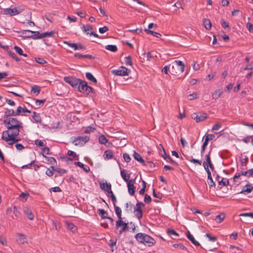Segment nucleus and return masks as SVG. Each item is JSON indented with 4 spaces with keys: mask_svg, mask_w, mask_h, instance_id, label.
Returning a JSON list of instances; mask_svg holds the SVG:
<instances>
[{
    "mask_svg": "<svg viewBox=\"0 0 253 253\" xmlns=\"http://www.w3.org/2000/svg\"><path fill=\"white\" fill-rule=\"evenodd\" d=\"M98 214L102 219H107L108 216V212L103 209H98Z\"/></svg>",
    "mask_w": 253,
    "mask_h": 253,
    "instance_id": "31",
    "label": "nucleus"
},
{
    "mask_svg": "<svg viewBox=\"0 0 253 253\" xmlns=\"http://www.w3.org/2000/svg\"><path fill=\"white\" fill-rule=\"evenodd\" d=\"M8 53L13 59H15L16 61H19L20 60V58H18L14 52L11 51L10 50L8 51Z\"/></svg>",
    "mask_w": 253,
    "mask_h": 253,
    "instance_id": "54",
    "label": "nucleus"
},
{
    "mask_svg": "<svg viewBox=\"0 0 253 253\" xmlns=\"http://www.w3.org/2000/svg\"><path fill=\"white\" fill-rule=\"evenodd\" d=\"M21 12V10H18L16 8H8L5 9L4 12L6 14H9L11 16H14L19 14Z\"/></svg>",
    "mask_w": 253,
    "mask_h": 253,
    "instance_id": "15",
    "label": "nucleus"
},
{
    "mask_svg": "<svg viewBox=\"0 0 253 253\" xmlns=\"http://www.w3.org/2000/svg\"><path fill=\"white\" fill-rule=\"evenodd\" d=\"M74 164L75 165L79 166L80 168H83L84 170L86 172H88L89 170V168L88 166L84 167V165L80 162H75Z\"/></svg>",
    "mask_w": 253,
    "mask_h": 253,
    "instance_id": "39",
    "label": "nucleus"
},
{
    "mask_svg": "<svg viewBox=\"0 0 253 253\" xmlns=\"http://www.w3.org/2000/svg\"><path fill=\"white\" fill-rule=\"evenodd\" d=\"M205 138L209 141L213 140L215 138V135L213 134H208L206 136Z\"/></svg>",
    "mask_w": 253,
    "mask_h": 253,
    "instance_id": "64",
    "label": "nucleus"
},
{
    "mask_svg": "<svg viewBox=\"0 0 253 253\" xmlns=\"http://www.w3.org/2000/svg\"><path fill=\"white\" fill-rule=\"evenodd\" d=\"M32 118L36 123H41V118L40 117V114L34 112Z\"/></svg>",
    "mask_w": 253,
    "mask_h": 253,
    "instance_id": "36",
    "label": "nucleus"
},
{
    "mask_svg": "<svg viewBox=\"0 0 253 253\" xmlns=\"http://www.w3.org/2000/svg\"><path fill=\"white\" fill-rule=\"evenodd\" d=\"M68 155L70 156H72L75 159L78 160H79V156L76 154V153L71 150H68L67 152Z\"/></svg>",
    "mask_w": 253,
    "mask_h": 253,
    "instance_id": "51",
    "label": "nucleus"
},
{
    "mask_svg": "<svg viewBox=\"0 0 253 253\" xmlns=\"http://www.w3.org/2000/svg\"><path fill=\"white\" fill-rule=\"evenodd\" d=\"M82 30L87 35L90 36L93 35L95 36V32L93 31V28L89 25H83L82 27Z\"/></svg>",
    "mask_w": 253,
    "mask_h": 253,
    "instance_id": "14",
    "label": "nucleus"
},
{
    "mask_svg": "<svg viewBox=\"0 0 253 253\" xmlns=\"http://www.w3.org/2000/svg\"><path fill=\"white\" fill-rule=\"evenodd\" d=\"M206 171L208 174V179L210 181H208V184L210 187H215V184L212 178L211 172L209 168L206 169Z\"/></svg>",
    "mask_w": 253,
    "mask_h": 253,
    "instance_id": "20",
    "label": "nucleus"
},
{
    "mask_svg": "<svg viewBox=\"0 0 253 253\" xmlns=\"http://www.w3.org/2000/svg\"><path fill=\"white\" fill-rule=\"evenodd\" d=\"M4 125H13L15 124L22 125V123L17 119L12 117H9L3 121Z\"/></svg>",
    "mask_w": 253,
    "mask_h": 253,
    "instance_id": "11",
    "label": "nucleus"
},
{
    "mask_svg": "<svg viewBox=\"0 0 253 253\" xmlns=\"http://www.w3.org/2000/svg\"><path fill=\"white\" fill-rule=\"evenodd\" d=\"M205 27L207 30H210L211 28V24L210 20L208 19H205L203 21Z\"/></svg>",
    "mask_w": 253,
    "mask_h": 253,
    "instance_id": "37",
    "label": "nucleus"
},
{
    "mask_svg": "<svg viewBox=\"0 0 253 253\" xmlns=\"http://www.w3.org/2000/svg\"><path fill=\"white\" fill-rule=\"evenodd\" d=\"M24 212L26 215L27 218L32 220L34 219V216L32 211L28 208H25L24 209Z\"/></svg>",
    "mask_w": 253,
    "mask_h": 253,
    "instance_id": "26",
    "label": "nucleus"
},
{
    "mask_svg": "<svg viewBox=\"0 0 253 253\" xmlns=\"http://www.w3.org/2000/svg\"><path fill=\"white\" fill-rule=\"evenodd\" d=\"M145 208V205L141 202L137 201L134 208L135 216L140 220L142 217V211Z\"/></svg>",
    "mask_w": 253,
    "mask_h": 253,
    "instance_id": "6",
    "label": "nucleus"
},
{
    "mask_svg": "<svg viewBox=\"0 0 253 253\" xmlns=\"http://www.w3.org/2000/svg\"><path fill=\"white\" fill-rule=\"evenodd\" d=\"M253 190V186L250 184H246L243 188V189L238 194H247L251 193Z\"/></svg>",
    "mask_w": 253,
    "mask_h": 253,
    "instance_id": "16",
    "label": "nucleus"
},
{
    "mask_svg": "<svg viewBox=\"0 0 253 253\" xmlns=\"http://www.w3.org/2000/svg\"><path fill=\"white\" fill-rule=\"evenodd\" d=\"M210 153L211 151L206 155V160L203 162V166L205 169L208 168V165L212 163L210 157Z\"/></svg>",
    "mask_w": 253,
    "mask_h": 253,
    "instance_id": "25",
    "label": "nucleus"
},
{
    "mask_svg": "<svg viewBox=\"0 0 253 253\" xmlns=\"http://www.w3.org/2000/svg\"><path fill=\"white\" fill-rule=\"evenodd\" d=\"M64 43L68 45L70 47L74 48L75 50L84 49V46L81 44H78L76 43H70L68 42H64Z\"/></svg>",
    "mask_w": 253,
    "mask_h": 253,
    "instance_id": "18",
    "label": "nucleus"
},
{
    "mask_svg": "<svg viewBox=\"0 0 253 253\" xmlns=\"http://www.w3.org/2000/svg\"><path fill=\"white\" fill-rule=\"evenodd\" d=\"M205 236L212 242H215L217 240V238L215 236H211V234L207 233Z\"/></svg>",
    "mask_w": 253,
    "mask_h": 253,
    "instance_id": "61",
    "label": "nucleus"
},
{
    "mask_svg": "<svg viewBox=\"0 0 253 253\" xmlns=\"http://www.w3.org/2000/svg\"><path fill=\"white\" fill-rule=\"evenodd\" d=\"M77 87L80 92L86 93L87 94L92 92L93 90V88L91 86L88 85L85 81L82 80L80 81Z\"/></svg>",
    "mask_w": 253,
    "mask_h": 253,
    "instance_id": "3",
    "label": "nucleus"
},
{
    "mask_svg": "<svg viewBox=\"0 0 253 253\" xmlns=\"http://www.w3.org/2000/svg\"><path fill=\"white\" fill-rule=\"evenodd\" d=\"M225 217V215L224 213H222L219 215L216 216L214 220L216 221L217 223H221Z\"/></svg>",
    "mask_w": 253,
    "mask_h": 253,
    "instance_id": "35",
    "label": "nucleus"
},
{
    "mask_svg": "<svg viewBox=\"0 0 253 253\" xmlns=\"http://www.w3.org/2000/svg\"><path fill=\"white\" fill-rule=\"evenodd\" d=\"M151 201H152V199H151V197L149 195L146 194L145 195V197H144V202L146 204H149L151 202Z\"/></svg>",
    "mask_w": 253,
    "mask_h": 253,
    "instance_id": "59",
    "label": "nucleus"
},
{
    "mask_svg": "<svg viewBox=\"0 0 253 253\" xmlns=\"http://www.w3.org/2000/svg\"><path fill=\"white\" fill-rule=\"evenodd\" d=\"M86 78L89 81L95 83V77L90 73L87 72L85 74Z\"/></svg>",
    "mask_w": 253,
    "mask_h": 253,
    "instance_id": "48",
    "label": "nucleus"
},
{
    "mask_svg": "<svg viewBox=\"0 0 253 253\" xmlns=\"http://www.w3.org/2000/svg\"><path fill=\"white\" fill-rule=\"evenodd\" d=\"M132 205L131 204V203L130 202H127L125 204V208H126V211L127 212V211H131Z\"/></svg>",
    "mask_w": 253,
    "mask_h": 253,
    "instance_id": "57",
    "label": "nucleus"
},
{
    "mask_svg": "<svg viewBox=\"0 0 253 253\" xmlns=\"http://www.w3.org/2000/svg\"><path fill=\"white\" fill-rule=\"evenodd\" d=\"M145 31L148 34H151V35L153 36L154 37H157V38H160L161 37V35L157 32H154L153 31L148 30V29H145Z\"/></svg>",
    "mask_w": 253,
    "mask_h": 253,
    "instance_id": "38",
    "label": "nucleus"
},
{
    "mask_svg": "<svg viewBox=\"0 0 253 253\" xmlns=\"http://www.w3.org/2000/svg\"><path fill=\"white\" fill-rule=\"evenodd\" d=\"M42 156L44 157L45 154L48 155L49 154V149L47 147H45L42 149V151L41 152Z\"/></svg>",
    "mask_w": 253,
    "mask_h": 253,
    "instance_id": "55",
    "label": "nucleus"
},
{
    "mask_svg": "<svg viewBox=\"0 0 253 253\" xmlns=\"http://www.w3.org/2000/svg\"><path fill=\"white\" fill-rule=\"evenodd\" d=\"M46 160L50 164L55 165L56 164V161L55 159L52 157L44 156Z\"/></svg>",
    "mask_w": 253,
    "mask_h": 253,
    "instance_id": "42",
    "label": "nucleus"
},
{
    "mask_svg": "<svg viewBox=\"0 0 253 253\" xmlns=\"http://www.w3.org/2000/svg\"><path fill=\"white\" fill-rule=\"evenodd\" d=\"M172 65H176L178 66H180V67L182 69L183 68H184V64L180 60H175Z\"/></svg>",
    "mask_w": 253,
    "mask_h": 253,
    "instance_id": "53",
    "label": "nucleus"
},
{
    "mask_svg": "<svg viewBox=\"0 0 253 253\" xmlns=\"http://www.w3.org/2000/svg\"><path fill=\"white\" fill-rule=\"evenodd\" d=\"M221 25L225 29H227L228 31L230 30L231 29L228 25V23L223 19L221 20Z\"/></svg>",
    "mask_w": 253,
    "mask_h": 253,
    "instance_id": "49",
    "label": "nucleus"
},
{
    "mask_svg": "<svg viewBox=\"0 0 253 253\" xmlns=\"http://www.w3.org/2000/svg\"><path fill=\"white\" fill-rule=\"evenodd\" d=\"M121 175L123 178V179L126 182H128L130 180V174H126V171L125 169H123L121 171Z\"/></svg>",
    "mask_w": 253,
    "mask_h": 253,
    "instance_id": "28",
    "label": "nucleus"
},
{
    "mask_svg": "<svg viewBox=\"0 0 253 253\" xmlns=\"http://www.w3.org/2000/svg\"><path fill=\"white\" fill-rule=\"evenodd\" d=\"M87 136H78L75 138L73 143L76 146H83L89 140Z\"/></svg>",
    "mask_w": 253,
    "mask_h": 253,
    "instance_id": "8",
    "label": "nucleus"
},
{
    "mask_svg": "<svg viewBox=\"0 0 253 253\" xmlns=\"http://www.w3.org/2000/svg\"><path fill=\"white\" fill-rule=\"evenodd\" d=\"M170 65L165 66L162 70V72L164 73L165 74H167L168 72L170 71Z\"/></svg>",
    "mask_w": 253,
    "mask_h": 253,
    "instance_id": "63",
    "label": "nucleus"
},
{
    "mask_svg": "<svg viewBox=\"0 0 253 253\" xmlns=\"http://www.w3.org/2000/svg\"><path fill=\"white\" fill-rule=\"evenodd\" d=\"M208 116L206 113L197 114L193 113L192 114V118L195 120L196 123L203 121L208 118Z\"/></svg>",
    "mask_w": 253,
    "mask_h": 253,
    "instance_id": "9",
    "label": "nucleus"
},
{
    "mask_svg": "<svg viewBox=\"0 0 253 253\" xmlns=\"http://www.w3.org/2000/svg\"><path fill=\"white\" fill-rule=\"evenodd\" d=\"M239 216L250 217L253 218V212H245L239 214Z\"/></svg>",
    "mask_w": 253,
    "mask_h": 253,
    "instance_id": "56",
    "label": "nucleus"
},
{
    "mask_svg": "<svg viewBox=\"0 0 253 253\" xmlns=\"http://www.w3.org/2000/svg\"><path fill=\"white\" fill-rule=\"evenodd\" d=\"M64 80L66 83L74 87H77L80 81H81V79L73 77H66L64 78Z\"/></svg>",
    "mask_w": 253,
    "mask_h": 253,
    "instance_id": "10",
    "label": "nucleus"
},
{
    "mask_svg": "<svg viewBox=\"0 0 253 253\" xmlns=\"http://www.w3.org/2000/svg\"><path fill=\"white\" fill-rule=\"evenodd\" d=\"M123 158L124 160L127 163L129 162L131 160V158L129 155L127 153H125L123 154Z\"/></svg>",
    "mask_w": 253,
    "mask_h": 253,
    "instance_id": "62",
    "label": "nucleus"
},
{
    "mask_svg": "<svg viewBox=\"0 0 253 253\" xmlns=\"http://www.w3.org/2000/svg\"><path fill=\"white\" fill-rule=\"evenodd\" d=\"M188 99L189 100H192L195 98H197V94L196 93H193L192 94H190L187 96Z\"/></svg>",
    "mask_w": 253,
    "mask_h": 253,
    "instance_id": "60",
    "label": "nucleus"
},
{
    "mask_svg": "<svg viewBox=\"0 0 253 253\" xmlns=\"http://www.w3.org/2000/svg\"><path fill=\"white\" fill-rule=\"evenodd\" d=\"M98 141L100 144L105 145V146H108L111 143L109 142L108 140L106 138L105 135L101 134L98 137Z\"/></svg>",
    "mask_w": 253,
    "mask_h": 253,
    "instance_id": "17",
    "label": "nucleus"
},
{
    "mask_svg": "<svg viewBox=\"0 0 253 253\" xmlns=\"http://www.w3.org/2000/svg\"><path fill=\"white\" fill-rule=\"evenodd\" d=\"M35 144L39 146L42 147L46 145V142L45 140H41L37 139L35 141Z\"/></svg>",
    "mask_w": 253,
    "mask_h": 253,
    "instance_id": "46",
    "label": "nucleus"
},
{
    "mask_svg": "<svg viewBox=\"0 0 253 253\" xmlns=\"http://www.w3.org/2000/svg\"><path fill=\"white\" fill-rule=\"evenodd\" d=\"M103 157L105 160L113 159L114 155L112 150L110 149L106 150L104 153Z\"/></svg>",
    "mask_w": 253,
    "mask_h": 253,
    "instance_id": "23",
    "label": "nucleus"
},
{
    "mask_svg": "<svg viewBox=\"0 0 253 253\" xmlns=\"http://www.w3.org/2000/svg\"><path fill=\"white\" fill-rule=\"evenodd\" d=\"M8 130L4 131H9L10 134L13 136H18L19 134L20 128L22 127V125H5Z\"/></svg>",
    "mask_w": 253,
    "mask_h": 253,
    "instance_id": "4",
    "label": "nucleus"
},
{
    "mask_svg": "<svg viewBox=\"0 0 253 253\" xmlns=\"http://www.w3.org/2000/svg\"><path fill=\"white\" fill-rule=\"evenodd\" d=\"M14 49H15L16 52L18 54H19V55H22V56H23L24 57H27V54H24L23 53L22 49L20 47H18V46H16V45L14 46Z\"/></svg>",
    "mask_w": 253,
    "mask_h": 253,
    "instance_id": "41",
    "label": "nucleus"
},
{
    "mask_svg": "<svg viewBox=\"0 0 253 253\" xmlns=\"http://www.w3.org/2000/svg\"><path fill=\"white\" fill-rule=\"evenodd\" d=\"M17 136L10 134L9 131H3L1 139L6 141L8 145H12L21 140V138H18Z\"/></svg>",
    "mask_w": 253,
    "mask_h": 253,
    "instance_id": "2",
    "label": "nucleus"
},
{
    "mask_svg": "<svg viewBox=\"0 0 253 253\" xmlns=\"http://www.w3.org/2000/svg\"><path fill=\"white\" fill-rule=\"evenodd\" d=\"M18 237L17 238V242L23 244L27 242V239L26 236L23 234H19Z\"/></svg>",
    "mask_w": 253,
    "mask_h": 253,
    "instance_id": "30",
    "label": "nucleus"
},
{
    "mask_svg": "<svg viewBox=\"0 0 253 253\" xmlns=\"http://www.w3.org/2000/svg\"><path fill=\"white\" fill-rule=\"evenodd\" d=\"M133 157L134 159L136 160L137 161L140 162L141 164H143V165H146V163L144 161V160L142 158L141 156L138 153H137L136 151H134L133 154Z\"/></svg>",
    "mask_w": 253,
    "mask_h": 253,
    "instance_id": "21",
    "label": "nucleus"
},
{
    "mask_svg": "<svg viewBox=\"0 0 253 253\" xmlns=\"http://www.w3.org/2000/svg\"><path fill=\"white\" fill-rule=\"evenodd\" d=\"M222 92L223 91L221 89H216L212 94V98L217 99L222 93Z\"/></svg>",
    "mask_w": 253,
    "mask_h": 253,
    "instance_id": "34",
    "label": "nucleus"
},
{
    "mask_svg": "<svg viewBox=\"0 0 253 253\" xmlns=\"http://www.w3.org/2000/svg\"><path fill=\"white\" fill-rule=\"evenodd\" d=\"M99 184L100 188L104 191L110 190V188H111V184L108 183L107 182L103 183L99 182Z\"/></svg>",
    "mask_w": 253,
    "mask_h": 253,
    "instance_id": "27",
    "label": "nucleus"
},
{
    "mask_svg": "<svg viewBox=\"0 0 253 253\" xmlns=\"http://www.w3.org/2000/svg\"><path fill=\"white\" fill-rule=\"evenodd\" d=\"M125 62L126 65H132V62L131 61V57L130 56H128L126 57L125 58Z\"/></svg>",
    "mask_w": 253,
    "mask_h": 253,
    "instance_id": "52",
    "label": "nucleus"
},
{
    "mask_svg": "<svg viewBox=\"0 0 253 253\" xmlns=\"http://www.w3.org/2000/svg\"><path fill=\"white\" fill-rule=\"evenodd\" d=\"M120 227L121 229L119 230V234L128 230V223L123 221V219L118 220L116 223V229H118Z\"/></svg>",
    "mask_w": 253,
    "mask_h": 253,
    "instance_id": "7",
    "label": "nucleus"
},
{
    "mask_svg": "<svg viewBox=\"0 0 253 253\" xmlns=\"http://www.w3.org/2000/svg\"><path fill=\"white\" fill-rule=\"evenodd\" d=\"M16 112H15L13 109H9L7 108L5 109L4 113V118H9L11 116H16Z\"/></svg>",
    "mask_w": 253,
    "mask_h": 253,
    "instance_id": "22",
    "label": "nucleus"
},
{
    "mask_svg": "<svg viewBox=\"0 0 253 253\" xmlns=\"http://www.w3.org/2000/svg\"><path fill=\"white\" fill-rule=\"evenodd\" d=\"M135 238L138 242L143 243L148 247H151L156 243L154 239L145 233H137L135 235Z\"/></svg>",
    "mask_w": 253,
    "mask_h": 253,
    "instance_id": "1",
    "label": "nucleus"
},
{
    "mask_svg": "<svg viewBox=\"0 0 253 253\" xmlns=\"http://www.w3.org/2000/svg\"><path fill=\"white\" fill-rule=\"evenodd\" d=\"M167 233L169 235L179 236L178 234L173 229L169 228L167 229Z\"/></svg>",
    "mask_w": 253,
    "mask_h": 253,
    "instance_id": "50",
    "label": "nucleus"
},
{
    "mask_svg": "<svg viewBox=\"0 0 253 253\" xmlns=\"http://www.w3.org/2000/svg\"><path fill=\"white\" fill-rule=\"evenodd\" d=\"M218 184L223 186H227L229 184V180L226 178H223L221 180L219 181Z\"/></svg>",
    "mask_w": 253,
    "mask_h": 253,
    "instance_id": "47",
    "label": "nucleus"
},
{
    "mask_svg": "<svg viewBox=\"0 0 253 253\" xmlns=\"http://www.w3.org/2000/svg\"><path fill=\"white\" fill-rule=\"evenodd\" d=\"M114 207L115 209V213L118 218V220L123 219V218L122 217V210L121 208L117 206H115Z\"/></svg>",
    "mask_w": 253,
    "mask_h": 253,
    "instance_id": "33",
    "label": "nucleus"
},
{
    "mask_svg": "<svg viewBox=\"0 0 253 253\" xmlns=\"http://www.w3.org/2000/svg\"><path fill=\"white\" fill-rule=\"evenodd\" d=\"M31 38L35 40L41 39V34L38 31H33Z\"/></svg>",
    "mask_w": 253,
    "mask_h": 253,
    "instance_id": "43",
    "label": "nucleus"
},
{
    "mask_svg": "<svg viewBox=\"0 0 253 253\" xmlns=\"http://www.w3.org/2000/svg\"><path fill=\"white\" fill-rule=\"evenodd\" d=\"M174 248H179L183 250H186L187 248L181 244H175L173 245Z\"/></svg>",
    "mask_w": 253,
    "mask_h": 253,
    "instance_id": "58",
    "label": "nucleus"
},
{
    "mask_svg": "<svg viewBox=\"0 0 253 253\" xmlns=\"http://www.w3.org/2000/svg\"><path fill=\"white\" fill-rule=\"evenodd\" d=\"M21 112L23 113H31V111L28 110L26 108H23L21 106H18L16 111V115L19 116Z\"/></svg>",
    "mask_w": 253,
    "mask_h": 253,
    "instance_id": "29",
    "label": "nucleus"
},
{
    "mask_svg": "<svg viewBox=\"0 0 253 253\" xmlns=\"http://www.w3.org/2000/svg\"><path fill=\"white\" fill-rule=\"evenodd\" d=\"M187 238L195 245V246H200V243L197 241L192 235L191 234L190 232L188 231L187 232Z\"/></svg>",
    "mask_w": 253,
    "mask_h": 253,
    "instance_id": "24",
    "label": "nucleus"
},
{
    "mask_svg": "<svg viewBox=\"0 0 253 253\" xmlns=\"http://www.w3.org/2000/svg\"><path fill=\"white\" fill-rule=\"evenodd\" d=\"M106 49L109 50L112 52H116L117 51V47L115 45H107L105 46Z\"/></svg>",
    "mask_w": 253,
    "mask_h": 253,
    "instance_id": "45",
    "label": "nucleus"
},
{
    "mask_svg": "<svg viewBox=\"0 0 253 253\" xmlns=\"http://www.w3.org/2000/svg\"><path fill=\"white\" fill-rule=\"evenodd\" d=\"M18 32L21 34L20 36L24 39L31 38V35L33 34V31L31 30H21Z\"/></svg>",
    "mask_w": 253,
    "mask_h": 253,
    "instance_id": "19",
    "label": "nucleus"
},
{
    "mask_svg": "<svg viewBox=\"0 0 253 253\" xmlns=\"http://www.w3.org/2000/svg\"><path fill=\"white\" fill-rule=\"evenodd\" d=\"M111 73L115 76H125L130 73V70L124 66H121L118 69L113 70Z\"/></svg>",
    "mask_w": 253,
    "mask_h": 253,
    "instance_id": "5",
    "label": "nucleus"
},
{
    "mask_svg": "<svg viewBox=\"0 0 253 253\" xmlns=\"http://www.w3.org/2000/svg\"><path fill=\"white\" fill-rule=\"evenodd\" d=\"M40 90L41 89L39 86L35 85L32 87L31 91L32 94L37 95L40 93Z\"/></svg>",
    "mask_w": 253,
    "mask_h": 253,
    "instance_id": "40",
    "label": "nucleus"
},
{
    "mask_svg": "<svg viewBox=\"0 0 253 253\" xmlns=\"http://www.w3.org/2000/svg\"><path fill=\"white\" fill-rule=\"evenodd\" d=\"M65 224L68 229L73 232H76L77 230V227L72 223L66 221Z\"/></svg>",
    "mask_w": 253,
    "mask_h": 253,
    "instance_id": "32",
    "label": "nucleus"
},
{
    "mask_svg": "<svg viewBox=\"0 0 253 253\" xmlns=\"http://www.w3.org/2000/svg\"><path fill=\"white\" fill-rule=\"evenodd\" d=\"M55 32L54 31H50V32H45L41 34V39L46 37H52L53 35L54 34Z\"/></svg>",
    "mask_w": 253,
    "mask_h": 253,
    "instance_id": "44",
    "label": "nucleus"
},
{
    "mask_svg": "<svg viewBox=\"0 0 253 253\" xmlns=\"http://www.w3.org/2000/svg\"><path fill=\"white\" fill-rule=\"evenodd\" d=\"M184 68L181 69L180 66L176 65H172L170 69V73L174 76H178L184 71Z\"/></svg>",
    "mask_w": 253,
    "mask_h": 253,
    "instance_id": "13",
    "label": "nucleus"
},
{
    "mask_svg": "<svg viewBox=\"0 0 253 253\" xmlns=\"http://www.w3.org/2000/svg\"><path fill=\"white\" fill-rule=\"evenodd\" d=\"M134 179H130L128 182H127L128 192L131 196H133L135 192V187L134 186Z\"/></svg>",
    "mask_w": 253,
    "mask_h": 253,
    "instance_id": "12",
    "label": "nucleus"
}]
</instances>
